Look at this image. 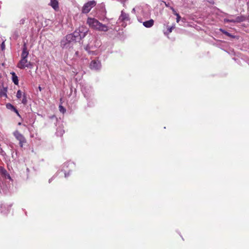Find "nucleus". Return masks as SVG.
Listing matches in <instances>:
<instances>
[{"label":"nucleus","instance_id":"b1692460","mask_svg":"<svg viewBox=\"0 0 249 249\" xmlns=\"http://www.w3.org/2000/svg\"><path fill=\"white\" fill-rule=\"evenodd\" d=\"M90 49V47L89 46V45H87L86 47H85V50L88 51V52H89V50Z\"/></svg>","mask_w":249,"mask_h":249},{"label":"nucleus","instance_id":"9d476101","mask_svg":"<svg viewBox=\"0 0 249 249\" xmlns=\"http://www.w3.org/2000/svg\"><path fill=\"white\" fill-rule=\"evenodd\" d=\"M154 20L150 19L143 22V25L146 28H150L154 25Z\"/></svg>","mask_w":249,"mask_h":249},{"label":"nucleus","instance_id":"4be33fe9","mask_svg":"<svg viewBox=\"0 0 249 249\" xmlns=\"http://www.w3.org/2000/svg\"><path fill=\"white\" fill-rule=\"evenodd\" d=\"M1 49L3 51L5 49V43L3 41L0 45Z\"/></svg>","mask_w":249,"mask_h":249},{"label":"nucleus","instance_id":"2eb2a0df","mask_svg":"<svg viewBox=\"0 0 249 249\" xmlns=\"http://www.w3.org/2000/svg\"><path fill=\"white\" fill-rule=\"evenodd\" d=\"M59 111L63 113H64L66 112V109L61 105L59 106Z\"/></svg>","mask_w":249,"mask_h":249},{"label":"nucleus","instance_id":"4468645a","mask_svg":"<svg viewBox=\"0 0 249 249\" xmlns=\"http://www.w3.org/2000/svg\"><path fill=\"white\" fill-rule=\"evenodd\" d=\"M235 20V23H240L245 20V18L244 16H238L237 17Z\"/></svg>","mask_w":249,"mask_h":249},{"label":"nucleus","instance_id":"6e6552de","mask_svg":"<svg viewBox=\"0 0 249 249\" xmlns=\"http://www.w3.org/2000/svg\"><path fill=\"white\" fill-rule=\"evenodd\" d=\"M27 47L26 46V45L24 44L22 49V52L21 55V58L27 59L29 55V52L27 51Z\"/></svg>","mask_w":249,"mask_h":249},{"label":"nucleus","instance_id":"20e7f679","mask_svg":"<svg viewBox=\"0 0 249 249\" xmlns=\"http://www.w3.org/2000/svg\"><path fill=\"white\" fill-rule=\"evenodd\" d=\"M17 67L20 69H24L25 68H31L33 67L32 63L28 61L27 59L21 58L17 64Z\"/></svg>","mask_w":249,"mask_h":249},{"label":"nucleus","instance_id":"bb28decb","mask_svg":"<svg viewBox=\"0 0 249 249\" xmlns=\"http://www.w3.org/2000/svg\"><path fill=\"white\" fill-rule=\"evenodd\" d=\"M20 21H21V23L23 24L24 22V19H22V20H21Z\"/></svg>","mask_w":249,"mask_h":249},{"label":"nucleus","instance_id":"dca6fc26","mask_svg":"<svg viewBox=\"0 0 249 249\" xmlns=\"http://www.w3.org/2000/svg\"><path fill=\"white\" fill-rule=\"evenodd\" d=\"M220 31L225 35H226V36H233L231 34H230L229 33H228V32L225 31V30H223L222 29H220Z\"/></svg>","mask_w":249,"mask_h":249},{"label":"nucleus","instance_id":"9b49d317","mask_svg":"<svg viewBox=\"0 0 249 249\" xmlns=\"http://www.w3.org/2000/svg\"><path fill=\"white\" fill-rule=\"evenodd\" d=\"M7 87L2 86L0 88V95L1 96L7 97Z\"/></svg>","mask_w":249,"mask_h":249},{"label":"nucleus","instance_id":"a878e982","mask_svg":"<svg viewBox=\"0 0 249 249\" xmlns=\"http://www.w3.org/2000/svg\"><path fill=\"white\" fill-rule=\"evenodd\" d=\"M172 10L174 13V14L175 15V13H177L176 11L175 10V9L173 8H172Z\"/></svg>","mask_w":249,"mask_h":249},{"label":"nucleus","instance_id":"ddd939ff","mask_svg":"<svg viewBox=\"0 0 249 249\" xmlns=\"http://www.w3.org/2000/svg\"><path fill=\"white\" fill-rule=\"evenodd\" d=\"M50 5L55 10L58 8V2L57 0H51Z\"/></svg>","mask_w":249,"mask_h":249},{"label":"nucleus","instance_id":"f3484780","mask_svg":"<svg viewBox=\"0 0 249 249\" xmlns=\"http://www.w3.org/2000/svg\"><path fill=\"white\" fill-rule=\"evenodd\" d=\"M6 107L7 108L12 110L15 108L13 105L9 103L6 105Z\"/></svg>","mask_w":249,"mask_h":249},{"label":"nucleus","instance_id":"f03ea898","mask_svg":"<svg viewBox=\"0 0 249 249\" xmlns=\"http://www.w3.org/2000/svg\"><path fill=\"white\" fill-rule=\"evenodd\" d=\"M87 23L90 28L94 30L102 32H107L108 30L107 26L100 22L95 18H88Z\"/></svg>","mask_w":249,"mask_h":249},{"label":"nucleus","instance_id":"cd10ccee","mask_svg":"<svg viewBox=\"0 0 249 249\" xmlns=\"http://www.w3.org/2000/svg\"><path fill=\"white\" fill-rule=\"evenodd\" d=\"M39 88V90H40V91H41V87H39V88Z\"/></svg>","mask_w":249,"mask_h":249},{"label":"nucleus","instance_id":"aec40b11","mask_svg":"<svg viewBox=\"0 0 249 249\" xmlns=\"http://www.w3.org/2000/svg\"><path fill=\"white\" fill-rule=\"evenodd\" d=\"M27 102V101L26 98V97L25 96H24V97H23V99L22 100V103L23 104L25 105V104H26Z\"/></svg>","mask_w":249,"mask_h":249},{"label":"nucleus","instance_id":"a211bd4d","mask_svg":"<svg viewBox=\"0 0 249 249\" xmlns=\"http://www.w3.org/2000/svg\"><path fill=\"white\" fill-rule=\"evenodd\" d=\"M16 96L18 98V99L20 98L22 96V92L20 90H18Z\"/></svg>","mask_w":249,"mask_h":249},{"label":"nucleus","instance_id":"f8f14e48","mask_svg":"<svg viewBox=\"0 0 249 249\" xmlns=\"http://www.w3.org/2000/svg\"><path fill=\"white\" fill-rule=\"evenodd\" d=\"M11 74L12 75V79L13 83L15 85H18V76L14 72H11Z\"/></svg>","mask_w":249,"mask_h":249},{"label":"nucleus","instance_id":"f257e3e1","mask_svg":"<svg viewBox=\"0 0 249 249\" xmlns=\"http://www.w3.org/2000/svg\"><path fill=\"white\" fill-rule=\"evenodd\" d=\"M88 30L84 27H81L76 30L72 34L66 36L65 38L61 41V46L63 48H70L74 43L79 41L86 35Z\"/></svg>","mask_w":249,"mask_h":249},{"label":"nucleus","instance_id":"5701e85b","mask_svg":"<svg viewBox=\"0 0 249 249\" xmlns=\"http://www.w3.org/2000/svg\"><path fill=\"white\" fill-rule=\"evenodd\" d=\"M173 28H174V27H173V26H172V27H171L170 28H169L168 29V33H171V32H172V29H173Z\"/></svg>","mask_w":249,"mask_h":249},{"label":"nucleus","instance_id":"c85d7f7f","mask_svg":"<svg viewBox=\"0 0 249 249\" xmlns=\"http://www.w3.org/2000/svg\"><path fill=\"white\" fill-rule=\"evenodd\" d=\"M132 10H133V11H135V9L133 8Z\"/></svg>","mask_w":249,"mask_h":249},{"label":"nucleus","instance_id":"39448f33","mask_svg":"<svg viewBox=\"0 0 249 249\" xmlns=\"http://www.w3.org/2000/svg\"><path fill=\"white\" fill-rule=\"evenodd\" d=\"M16 138L19 141V145L21 147L23 146V144L26 142L25 137L19 132L18 131H15L13 133Z\"/></svg>","mask_w":249,"mask_h":249},{"label":"nucleus","instance_id":"7ed1b4c3","mask_svg":"<svg viewBox=\"0 0 249 249\" xmlns=\"http://www.w3.org/2000/svg\"><path fill=\"white\" fill-rule=\"evenodd\" d=\"M96 2L94 0L89 1L86 3L82 7V12L83 13H88L92 8L96 5Z\"/></svg>","mask_w":249,"mask_h":249},{"label":"nucleus","instance_id":"0eeeda50","mask_svg":"<svg viewBox=\"0 0 249 249\" xmlns=\"http://www.w3.org/2000/svg\"><path fill=\"white\" fill-rule=\"evenodd\" d=\"M119 19L122 21H129L130 19L129 15L124 13L123 11H122L121 15L120 16Z\"/></svg>","mask_w":249,"mask_h":249},{"label":"nucleus","instance_id":"6ab92c4d","mask_svg":"<svg viewBox=\"0 0 249 249\" xmlns=\"http://www.w3.org/2000/svg\"><path fill=\"white\" fill-rule=\"evenodd\" d=\"M224 21L226 22H233L235 23V20L233 19H225Z\"/></svg>","mask_w":249,"mask_h":249},{"label":"nucleus","instance_id":"423d86ee","mask_svg":"<svg viewBox=\"0 0 249 249\" xmlns=\"http://www.w3.org/2000/svg\"><path fill=\"white\" fill-rule=\"evenodd\" d=\"M101 67V64L100 61L98 60H92L90 64V68L94 70H98Z\"/></svg>","mask_w":249,"mask_h":249},{"label":"nucleus","instance_id":"393cba45","mask_svg":"<svg viewBox=\"0 0 249 249\" xmlns=\"http://www.w3.org/2000/svg\"><path fill=\"white\" fill-rule=\"evenodd\" d=\"M13 110H14V111H15V112L17 114V115H18V116H19V113H18V110H17L16 108H15L13 109Z\"/></svg>","mask_w":249,"mask_h":249},{"label":"nucleus","instance_id":"1a4fd4ad","mask_svg":"<svg viewBox=\"0 0 249 249\" xmlns=\"http://www.w3.org/2000/svg\"><path fill=\"white\" fill-rule=\"evenodd\" d=\"M0 173L5 178L11 179L10 175L7 173V171L3 168L0 167Z\"/></svg>","mask_w":249,"mask_h":249},{"label":"nucleus","instance_id":"412c9836","mask_svg":"<svg viewBox=\"0 0 249 249\" xmlns=\"http://www.w3.org/2000/svg\"><path fill=\"white\" fill-rule=\"evenodd\" d=\"M175 15L177 16V22H178L180 18V16L178 13H175Z\"/></svg>","mask_w":249,"mask_h":249}]
</instances>
